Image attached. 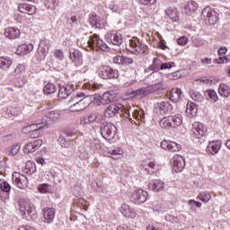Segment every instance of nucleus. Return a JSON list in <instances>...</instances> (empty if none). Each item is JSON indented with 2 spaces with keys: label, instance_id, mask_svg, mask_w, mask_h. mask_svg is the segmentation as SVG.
Masks as SVG:
<instances>
[{
  "label": "nucleus",
  "instance_id": "nucleus-3",
  "mask_svg": "<svg viewBox=\"0 0 230 230\" xmlns=\"http://www.w3.org/2000/svg\"><path fill=\"white\" fill-rule=\"evenodd\" d=\"M127 49L137 56L145 55V53H146V46L141 43L139 40H129Z\"/></svg>",
  "mask_w": 230,
  "mask_h": 230
},
{
  "label": "nucleus",
  "instance_id": "nucleus-7",
  "mask_svg": "<svg viewBox=\"0 0 230 230\" xmlns=\"http://www.w3.org/2000/svg\"><path fill=\"white\" fill-rule=\"evenodd\" d=\"M206 132H208V127L201 122H194L191 125L190 128V136L195 137L196 139H202L204 136H206Z\"/></svg>",
  "mask_w": 230,
  "mask_h": 230
},
{
  "label": "nucleus",
  "instance_id": "nucleus-44",
  "mask_svg": "<svg viewBox=\"0 0 230 230\" xmlns=\"http://www.w3.org/2000/svg\"><path fill=\"white\" fill-rule=\"evenodd\" d=\"M198 199L206 204L211 200V193L208 191H201L198 195Z\"/></svg>",
  "mask_w": 230,
  "mask_h": 230
},
{
  "label": "nucleus",
  "instance_id": "nucleus-14",
  "mask_svg": "<svg viewBox=\"0 0 230 230\" xmlns=\"http://www.w3.org/2000/svg\"><path fill=\"white\" fill-rule=\"evenodd\" d=\"M42 146V139L31 140V142L25 144L23 147L24 154H33L37 152L39 148Z\"/></svg>",
  "mask_w": 230,
  "mask_h": 230
},
{
  "label": "nucleus",
  "instance_id": "nucleus-26",
  "mask_svg": "<svg viewBox=\"0 0 230 230\" xmlns=\"http://www.w3.org/2000/svg\"><path fill=\"white\" fill-rule=\"evenodd\" d=\"M149 188L152 191L159 193V191H163V190H164V181L161 180H155L149 184Z\"/></svg>",
  "mask_w": 230,
  "mask_h": 230
},
{
  "label": "nucleus",
  "instance_id": "nucleus-55",
  "mask_svg": "<svg viewBox=\"0 0 230 230\" xmlns=\"http://www.w3.org/2000/svg\"><path fill=\"white\" fill-rule=\"evenodd\" d=\"M188 205L190 209H193L194 206H196V208H202V203L200 201H196L195 199H189Z\"/></svg>",
  "mask_w": 230,
  "mask_h": 230
},
{
  "label": "nucleus",
  "instance_id": "nucleus-37",
  "mask_svg": "<svg viewBox=\"0 0 230 230\" xmlns=\"http://www.w3.org/2000/svg\"><path fill=\"white\" fill-rule=\"evenodd\" d=\"M158 108L161 111V112L164 113L172 112V111L173 110V107L168 102H162L158 103Z\"/></svg>",
  "mask_w": 230,
  "mask_h": 230
},
{
  "label": "nucleus",
  "instance_id": "nucleus-6",
  "mask_svg": "<svg viewBox=\"0 0 230 230\" xmlns=\"http://www.w3.org/2000/svg\"><path fill=\"white\" fill-rule=\"evenodd\" d=\"M201 13L207 24H217L218 22V13L210 6L205 7L201 11Z\"/></svg>",
  "mask_w": 230,
  "mask_h": 230
},
{
  "label": "nucleus",
  "instance_id": "nucleus-53",
  "mask_svg": "<svg viewBox=\"0 0 230 230\" xmlns=\"http://www.w3.org/2000/svg\"><path fill=\"white\" fill-rule=\"evenodd\" d=\"M25 169L27 170L28 173H35V164L33 162H27L25 165Z\"/></svg>",
  "mask_w": 230,
  "mask_h": 230
},
{
  "label": "nucleus",
  "instance_id": "nucleus-51",
  "mask_svg": "<svg viewBox=\"0 0 230 230\" xmlns=\"http://www.w3.org/2000/svg\"><path fill=\"white\" fill-rule=\"evenodd\" d=\"M93 103L97 106L102 105V103H103L102 96L100 94H93Z\"/></svg>",
  "mask_w": 230,
  "mask_h": 230
},
{
  "label": "nucleus",
  "instance_id": "nucleus-32",
  "mask_svg": "<svg viewBox=\"0 0 230 230\" xmlns=\"http://www.w3.org/2000/svg\"><path fill=\"white\" fill-rule=\"evenodd\" d=\"M111 159H122L125 151L121 147H114L110 151Z\"/></svg>",
  "mask_w": 230,
  "mask_h": 230
},
{
  "label": "nucleus",
  "instance_id": "nucleus-61",
  "mask_svg": "<svg viewBox=\"0 0 230 230\" xmlns=\"http://www.w3.org/2000/svg\"><path fill=\"white\" fill-rule=\"evenodd\" d=\"M77 206L78 208H83L84 211H87V201H85V199H79L77 201Z\"/></svg>",
  "mask_w": 230,
  "mask_h": 230
},
{
  "label": "nucleus",
  "instance_id": "nucleus-15",
  "mask_svg": "<svg viewBox=\"0 0 230 230\" xmlns=\"http://www.w3.org/2000/svg\"><path fill=\"white\" fill-rule=\"evenodd\" d=\"M121 109H123V105L120 103L111 104L104 111V116L105 118H114Z\"/></svg>",
  "mask_w": 230,
  "mask_h": 230
},
{
  "label": "nucleus",
  "instance_id": "nucleus-42",
  "mask_svg": "<svg viewBox=\"0 0 230 230\" xmlns=\"http://www.w3.org/2000/svg\"><path fill=\"white\" fill-rule=\"evenodd\" d=\"M190 94L191 100H193L194 102H204V96H202V94L199 92L191 90L190 92Z\"/></svg>",
  "mask_w": 230,
  "mask_h": 230
},
{
  "label": "nucleus",
  "instance_id": "nucleus-22",
  "mask_svg": "<svg viewBox=\"0 0 230 230\" xmlns=\"http://www.w3.org/2000/svg\"><path fill=\"white\" fill-rule=\"evenodd\" d=\"M33 51V44L29 43H22L21 45L18 46L17 49H16V55H28L29 53H31Z\"/></svg>",
  "mask_w": 230,
  "mask_h": 230
},
{
  "label": "nucleus",
  "instance_id": "nucleus-10",
  "mask_svg": "<svg viewBox=\"0 0 230 230\" xmlns=\"http://www.w3.org/2000/svg\"><path fill=\"white\" fill-rule=\"evenodd\" d=\"M88 45L90 48L96 47L99 49H102V51H109V46H107V43H104L103 40L100 39V36L96 34L91 36L88 40Z\"/></svg>",
  "mask_w": 230,
  "mask_h": 230
},
{
  "label": "nucleus",
  "instance_id": "nucleus-39",
  "mask_svg": "<svg viewBox=\"0 0 230 230\" xmlns=\"http://www.w3.org/2000/svg\"><path fill=\"white\" fill-rule=\"evenodd\" d=\"M219 94L223 96V98H228L230 94V88L226 84H221L218 88Z\"/></svg>",
  "mask_w": 230,
  "mask_h": 230
},
{
  "label": "nucleus",
  "instance_id": "nucleus-64",
  "mask_svg": "<svg viewBox=\"0 0 230 230\" xmlns=\"http://www.w3.org/2000/svg\"><path fill=\"white\" fill-rule=\"evenodd\" d=\"M200 62L202 66H209L211 64V58H201Z\"/></svg>",
  "mask_w": 230,
  "mask_h": 230
},
{
  "label": "nucleus",
  "instance_id": "nucleus-24",
  "mask_svg": "<svg viewBox=\"0 0 230 230\" xmlns=\"http://www.w3.org/2000/svg\"><path fill=\"white\" fill-rule=\"evenodd\" d=\"M4 36L10 40L19 39L21 37V31L14 27H9L4 30Z\"/></svg>",
  "mask_w": 230,
  "mask_h": 230
},
{
  "label": "nucleus",
  "instance_id": "nucleus-4",
  "mask_svg": "<svg viewBox=\"0 0 230 230\" xmlns=\"http://www.w3.org/2000/svg\"><path fill=\"white\" fill-rule=\"evenodd\" d=\"M116 126L111 122H104L101 125V135L104 139H114L117 132Z\"/></svg>",
  "mask_w": 230,
  "mask_h": 230
},
{
  "label": "nucleus",
  "instance_id": "nucleus-23",
  "mask_svg": "<svg viewBox=\"0 0 230 230\" xmlns=\"http://www.w3.org/2000/svg\"><path fill=\"white\" fill-rule=\"evenodd\" d=\"M165 13L167 17H169V19L172 21V22H177V21H179L180 13L177 7H173V6L167 7L165 10Z\"/></svg>",
  "mask_w": 230,
  "mask_h": 230
},
{
  "label": "nucleus",
  "instance_id": "nucleus-34",
  "mask_svg": "<svg viewBox=\"0 0 230 230\" xmlns=\"http://www.w3.org/2000/svg\"><path fill=\"white\" fill-rule=\"evenodd\" d=\"M19 152H21V145L17 143L13 144L6 149L7 155L11 156L17 155Z\"/></svg>",
  "mask_w": 230,
  "mask_h": 230
},
{
  "label": "nucleus",
  "instance_id": "nucleus-52",
  "mask_svg": "<svg viewBox=\"0 0 230 230\" xmlns=\"http://www.w3.org/2000/svg\"><path fill=\"white\" fill-rule=\"evenodd\" d=\"M39 125H41L40 122H38L36 124H31L30 126H26L22 128L23 134H31V130H33L34 127H39Z\"/></svg>",
  "mask_w": 230,
  "mask_h": 230
},
{
  "label": "nucleus",
  "instance_id": "nucleus-1",
  "mask_svg": "<svg viewBox=\"0 0 230 230\" xmlns=\"http://www.w3.org/2000/svg\"><path fill=\"white\" fill-rule=\"evenodd\" d=\"M68 105L71 112H80L91 105V99L87 98L85 93H79L68 101Z\"/></svg>",
  "mask_w": 230,
  "mask_h": 230
},
{
  "label": "nucleus",
  "instance_id": "nucleus-16",
  "mask_svg": "<svg viewBox=\"0 0 230 230\" xmlns=\"http://www.w3.org/2000/svg\"><path fill=\"white\" fill-rule=\"evenodd\" d=\"M75 93V86L73 84H66L64 86H60L58 91V98L59 100H66L68 96H71Z\"/></svg>",
  "mask_w": 230,
  "mask_h": 230
},
{
  "label": "nucleus",
  "instance_id": "nucleus-28",
  "mask_svg": "<svg viewBox=\"0 0 230 230\" xmlns=\"http://www.w3.org/2000/svg\"><path fill=\"white\" fill-rule=\"evenodd\" d=\"M198 111H199V108H197V104H195L191 101L187 102V107H186L187 116H190V118H194V116H197Z\"/></svg>",
  "mask_w": 230,
  "mask_h": 230
},
{
  "label": "nucleus",
  "instance_id": "nucleus-9",
  "mask_svg": "<svg viewBox=\"0 0 230 230\" xmlns=\"http://www.w3.org/2000/svg\"><path fill=\"white\" fill-rule=\"evenodd\" d=\"M148 199V192L142 189L136 190L130 197L131 202L137 206L145 204V201Z\"/></svg>",
  "mask_w": 230,
  "mask_h": 230
},
{
  "label": "nucleus",
  "instance_id": "nucleus-8",
  "mask_svg": "<svg viewBox=\"0 0 230 230\" xmlns=\"http://www.w3.org/2000/svg\"><path fill=\"white\" fill-rule=\"evenodd\" d=\"M99 76L104 80H111L112 78H118L119 73L116 69H112L109 66H102L99 68Z\"/></svg>",
  "mask_w": 230,
  "mask_h": 230
},
{
  "label": "nucleus",
  "instance_id": "nucleus-21",
  "mask_svg": "<svg viewBox=\"0 0 230 230\" xmlns=\"http://www.w3.org/2000/svg\"><path fill=\"white\" fill-rule=\"evenodd\" d=\"M18 10L21 13H28V15H34V13H37V7L30 4H20L18 5Z\"/></svg>",
  "mask_w": 230,
  "mask_h": 230
},
{
  "label": "nucleus",
  "instance_id": "nucleus-20",
  "mask_svg": "<svg viewBox=\"0 0 230 230\" xmlns=\"http://www.w3.org/2000/svg\"><path fill=\"white\" fill-rule=\"evenodd\" d=\"M222 148V142L220 140H214L208 143L207 147V152L211 154L212 155H215L220 152V149Z\"/></svg>",
  "mask_w": 230,
  "mask_h": 230
},
{
  "label": "nucleus",
  "instance_id": "nucleus-58",
  "mask_svg": "<svg viewBox=\"0 0 230 230\" xmlns=\"http://www.w3.org/2000/svg\"><path fill=\"white\" fill-rule=\"evenodd\" d=\"M162 62L157 58H155L154 59H153V66H152V67H153V69H161V66H162Z\"/></svg>",
  "mask_w": 230,
  "mask_h": 230
},
{
  "label": "nucleus",
  "instance_id": "nucleus-11",
  "mask_svg": "<svg viewBox=\"0 0 230 230\" xmlns=\"http://www.w3.org/2000/svg\"><path fill=\"white\" fill-rule=\"evenodd\" d=\"M106 40L113 46H121L123 44V35L118 31H111L106 35Z\"/></svg>",
  "mask_w": 230,
  "mask_h": 230
},
{
  "label": "nucleus",
  "instance_id": "nucleus-50",
  "mask_svg": "<svg viewBox=\"0 0 230 230\" xmlns=\"http://www.w3.org/2000/svg\"><path fill=\"white\" fill-rule=\"evenodd\" d=\"M0 189L2 191H4V193H10L12 186H10V183L0 180Z\"/></svg>",
  "mask_w": 230,
  "mask_h": 230
},
{
  "label": "nucleus",
  "instance_id": "nucleus-38",
  "mask_svg": "<svg viewBox=\"0 0 230 230\" xmlns=\"http://www.w3.org/2000/svg\"><path fill=\"white\" fill-rule=\"evenodd\" d=\"M90 22L93 26H95V28H98L99 30H102L105 28V21H102V23H98V16L93 14L90 19Z\"/></svg>",
  "mask_w": 230,
  "mask_h": 230
},
{
  "label": "nucleus",
  "instance_id": "nucleus-60",
  "mask_svg": "<svg viewBox=\"0 0 230 230\" xmlns=\"http://www.w3.org/2000/svg\"><path fill=\"white\" fill-rule=\"evenodd\" d=\"M188 37L181 36L177 40V43L179 44V46H186V44H188Z\"/></svg>",
  "mask_w": 230,
  "mask_h": 230
},
{
  "label": "nucleus",
  "instance_id": "nucleus-29",
  "mask_svg": "<svg viewBox=\"0 0 230 230\" xmlns=\"http://www.w3.org/2000/svg\"><path fill=\"white\" fill-rule=\"evenodd\" d=\"M113 62L115 64L129 66V64H134V59H132L130 58H126L125 56H117V57L113 58Z\"/></svg>",
  "mask_w": 230,
  "mask_h": 230
},
{
  "label": "nucleus",
  "instance_id": "nucleus-5",
  "mask_svg": "<svg viewBox=\"0 0 230 230\" xmlns=\"http://www.w3.org/2000/svg\"><path fill=\"white\" fill-rule=\"evenodd\" d=\"M155 91H157V84L135 90L129 93V97L135 100H143V98L148 96L151 93H155Z\"/></svg>",
  "mask_w": 230,
  "mask_h": 230
},
{
  "label": "nucleus",
  "instance_id": "nucleus-57",
  "mask_svg": "<svg viewBox=\"0 0 230 230\" xmlns=\"http://www.w3.org/2000/svg\"><path fill=\"white\" fill-rule=\"evenodd\" d=\"M172 67H175V63L169 62V63H162L160 66V70L163 71L164 69H172Z\"/></svg>",
  "mask_w": 230,
  "mask_h": 230
},
{
  "label": "nucleus",
  "instance_id": "nucleus-43",
  "mask_svg": "<svg viewBox=\"0 0 230 230\" xmlns=\"http://www.w3.org/2000/svg\"><path fill=\"white\" fill-rule=\"evenodd\" d=\"M38 191L40 193H51L53 187L48 183H42L38 186Z\"/></svg>",
  "mask_w": 230,
  "mask_h": 230
},
{
  "label": "nucleus",
  "instance_id": "nucleus-27",
  "mask_svg": "<svg viewBox=\"0 0 230 230\" xmlns=\"http://www.w3.org/2000/svg\"><path fill=\"white\" fill-rule=\"evenodd\" d=\"M13 64V60L8 57H0V69L3 71H8L12 65Z\"/></svg>",
  "mask_w": 230,
  "mask_h": 230
},
{
  "label": "nucleus",
  "instance_id": "nucleus-25",
  "mask_svg": "<svg viewBox=\"0 0 230 230\" xmlns=\"http://www.w3.org/2000/svg\"><path fill=\"white\" fill-rule=\"evenodd\" d=\"M204 96L209 103H217V102H218V94L217 93V91L213 89L206 90Z\"/></svg>",
  "mask_w": 230,
  "mask_h": 230
},
{
  "label": "nucleus",
  "instance_id": "nucleus-30",
  "mask_svg": "<svg viewBox=\"0 0 230 230\" xmlns=\"http://www.w3.org/2000/svg\"><path fill=\"white\" fill-rule=\"evenodd\" d=\"M69 58L75 64H78V62L82 61V54L77 49H72L69 51Z\"/></svg>",
  "mask_w": 230,
  "mask_h": 230
},
{
  "label": "nucleus",
  "instance_id": "nucleus-48",
  "mask_svg": "<svg viewBox=\"0 0 230 230\" xmlns=\"http://www.w3.org/2000/svg\"><path fill=\"white\" fill-rule=\"evenodd\" d=\"M182 148V146H181V144H177L176 142L173 141H170L169 142V151L170 152H179L181 151V149Z\"/></svg>",
  "mask_w": 230,
  "mask_h": 230
},
{
  "label": "nucleus",
  "instance_id": "nucleus-36",
  "mask_svg": "<svg viewBox=\"0 0 230 230\" xmlns=\"http://www.w3.org/2000/svg\"><path fill=\"white\" fill-rule=\"evenodd\" d=\"M181 94H182V91L179 88H173L171 91V94H170V100H172V102H177L181 101Z\"/></svg>",
  "mask_w": 230,
  "mask_h": 230
},
{
  "label": "nucleus",
  "instance_id": "nucleus-63",
  "mask_svg": "<svg viewBox=\"0 0 230 230\" xmlns=\"http://www.w3.org/2000/svg\"><path fill=\"white\" fill-rule=\"evenodd\" d=\"M87 117H88L90 123H94V121H96V119H98V114H96V113H91Z\"/></svg>",
  "mask_w": 230,
  "mask_h": 230
},
{
  "label": "nucleus",
  "instance_id": "nucleus-45",
  "mask_svg": "<svg viewBox=\"0 0 230 230\" xmlns=\"http://www.w3.org/2000/svg\"><path fill=\"white\" fill-rule=\"evenodd\" d=\"M57 93V86L53 83H49L44 87V93L45 94H55Z\"/></svg>",
  "mask_w": 230,
  "mask_h": 230
},
{
  "label": "nucleus",
  "instance_id": "nucleus-49",
  "mask_svg": "<svg viewBox=\"0 0 230 230\" xmlns=\"http://www.w3.org/2000/svg\"><path fill=\"white\" fill-rule=\"evenodd\" d=\"M114 102V95L111 94V93H105L102 95V103L105 105L107 103H111Z\"/></svg>",
  "mask_w": 230,
  "mask_h": 230
},
{
  "label": "nucleus",
  "instance_id": "nucleus-17",
  "mask_svg": "<svg viewBox=\"0 0 230 230\" xmlns=\"http://www.w3.org/2000/svg\"><path fill=\"white\" fill-rule=\"evenodd\" d=\"M44 224H51L55 220V208H44L42 209Z\"/></svg>",
  "mask_w": 230,
  "mask_h": 230
},
{
  "label": "nucleus",
  "instance_id": "nucleus-47",
  "mask_svg": "<svg viewBox=\"0 0 230 230\" xmlns=\"http://www.w3.org/2000/svg\"><path fill=\"white\" fill-rule=\"evenodd\" d=\"M160 127L162 128H172V120L170 117H165L160 120Z\"/></svg>",
  "mask_w": 230,
  "mask_h": 230
},
{
  "label": "nucleus",
  "instance_id": "nucleus-46",
  "mask_svg": "<svg viewBox=\"0 0 230 230\" xmlns=\"http://www.w3.org/2000/svg\"><path fill=\"white\" fill-rule=\"evenodd\" d=\"M109 9L115 13H121L123 12V4L111 3L109 4Z\"/></svg>",
  "mask_w": 230,
  "mask_h": 230
},
{
  "label": "nucleus",
  "instance_id": "nucleus-31",
  "mask_svg": "<svg viewBox=\"0 0 230 230\" xmlns=\"http://www.w3.org/2000/svg\"><path fill=\"white\" fill-rule=\"evenodd\" d=\"M171 119L172 128H177V127H181L182 125V115L176 114L169 117Z\"/></svg>",
  "mask_w": 230,
  "mask_h": 230
},
{
  "label": "nucleus",
  "instance_id": "nucleus-40",
  "mask_svg": "<svg viewBox=\"0 0 230 230\" xmlns=\"http://www.w3.org/2000/svg\"><path fill=\"white\" fill-rule=\"evenodd\" d=\"M197 6L198 4H196L195 1L187 2L185 5V13H187L188 15H190V13H193V12L197 10Z\"/></svg>",
  "mask_w": 230,
  "mask_h": 230
},
{
  "label": "nucleus",
  "instance_id": "nucleus-59",
  "mask_svg": "<svg viewBox=\"0 0 230 230\" xmlns=\"http://www.w3.org/2000/svg\"><path fill=\"white\" fill-rule=\"evenodd\" d=\"M25 70H26V67L24 66V65H18L14 72H15V75H24Z\"/></svg>",
  "mask_w": 230,
  "mask_h": 230
},
{
  "label": "nucleus",
  "instance_id": "nucleus-62",
  "mask_svg": "<svg viewBox=\"0 0 230 230\" xmlns=\"http://www.w3.org/2000/svg\"><path fill=\"white\" fill-rule=\"evenodd\" d=\"M160 146L164 150H169V148H170V140H163L160 144Z\"/></svg>",
  "mask_w": 230,
  "mask_h": 230
},
{
  "label": "nucleus",
  "instance_id": "nucleus-41",
  "mask_svg": "<svg viewBox=\"0 0 230 230\" xmlns=\"http://www.w3.org/2000/svg\"><path fill=\"white\" fill-rule=\"evenodd\" d=\"M42 128H44V126H41V125L34 127L32 128V130L31 131L30 137H31L32 139L40 137V136L42 134V132H40V130H42Z\"/></svg>",
  "mask_w": 230,
  "mask_h": 230
},
{
  "label": "nucleus",
  "instance_id": "nucleus-2",
  "mask_svg": "<svg viewBox=\"0 0 230 230\" xmlns=\"http://www.w3.org/2000/svg\"><path fill=\"white\" fill-rule=\"evenodd\" d=\"M20 213L26 220L37 218V210L35 205L28 199L20 200Z\"/></svg>",
  "mask_w": 230,
  "mask_h": 230
},
{
  "label": "nucleus",
  "instance_id": "nucleus-56",
  "mask_svg": "<svg viewBox=\"0 0 230 230\" xmlns=\"http://www.w3.org/2000/svg\"><path fill=\"white\" fill-rule=\"evenodd\" d=\"M133 118H135V119H137L138 121H143L145 119V116L143 115V111H135L133 112Z\"/></svg>",
  "mask_w": 230,
  "mask_h": 230
},
{
  "label": "nucleus",
  "instance_id": "nucleus-12",
  "mask_svg": "<svg viewBox=\"0 0 230 230\" xmlns=\"http://www.w3.org/2000/svg\"><path fill=\"white\" fill-rule=\"evenodd\" d=\"M13 183L14 186H17V188H20V190H25V188L28 186L29 181L28 178L17 172H14L13 173Z\"/></svg>",
  "mask_w": 230,
  "mask_h": 230
},
{
  "label": "nucleus",
  "instance_id": "nucleus-18",
  "mask_svg": "<svg viewBox=\"0 0 230 230\" xmlns=\"http://www.w3.org/2000/svg\"><path fill=\"white\" fill-rule=\"evenodd\" d=\"M60 118V112L58 111H49L48 115H45L41 120L40 125H44V123H53L54 121H58Z\"/></svg>",
  "mask_w": 230,
  "mask_h": 230
},
{
  "label": "nucleus",
  "instance_id": "nucleus-33",
  "mask_svg": "<svg viewBox=\"0 0 230 230\" xmlns=\"http://www.w3.org/2000/svg\"><path fill=\"white\" fill-rule=\"evenodd\" d=\"M40 44H41V46H43L42 49H41V51H42L41 52L42 53L41 57L43 58H46V56L48 55V53H49V48H51V45H52L51 40H43L40 42Z\"/></svg>",
  "mask_w": 230,
  "mask_h": 230
},
{
  "label": "nucleus",
  "instance_id": "nucleus-13",
  "mask_svg": "<svg viewBox=\"0 0 230 230\" xmlns=\"http://www.w3.org/2000/svg\"><path fill=\"white\" fill-rule=\"evenodd\" d=\"M184 166H186V161L182 157V155H176L172 158V170L176 173H179L184 170Z\"/></svg>",
  "mask_w": 230,
  "mask_h": 230
},
{
  "label": "nucleus",
  "instance_id": "nucleus-19",
  "mask_svg": "<svg viewBox=\"0 0 230 230\" xmlns=\"http://www.w3.org/2000/svg\"><path fill=\"white\" fill-rule=\"evenodd\" d=\"M119 211L127 218H136V217H137L136 210L127 203L121 205Z\"/></svg>",
  "mask_w": 230,
  "mask_h": 230
},
{
  "label": "nucleus",
  "instance_id": "nucleus-35",
  "mask_svg": "<svg viewBox=\"0 0 230 230\" xmlns=\"http://www.w3.org/2000/svg\"><path fill=\"white\" fill-rule=\"evenodd\" d=\"M140 4L150 7L149 13H155V4H157V0H139Z\"/></svg>",
  "mask_w": 230,
  "mask_h": 230
},
{
  "label": "nucleus",
  "instance_id": "nucleus-54",
  "mask_svg": "<svg viewBox=\"0 0 230 230\" xmlns=\"http://www.w3.org/2000/svg\"><path fill=\"white\" fill-rule=\"evenodd\" d=\"M54 57L58 59V60H64V58H66V56L64 55V50L62 49H56L54 51Z\"/></svg>",
  "mask_w": 230,
  "mask_h": 230
}]
</instances>
